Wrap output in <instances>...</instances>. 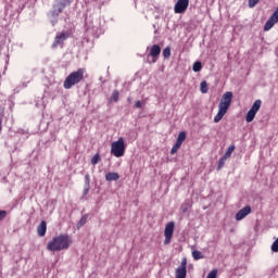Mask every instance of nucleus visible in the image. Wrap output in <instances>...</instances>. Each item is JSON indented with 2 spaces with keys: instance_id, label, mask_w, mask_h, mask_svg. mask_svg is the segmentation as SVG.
Here are the masks:
<instances>
[{
  "instance_id": "f8f14e48",
  "label": "nucleus",
  "mask_w": 278,
  "mask_h": 278,
  "mask_svg": "<svg viewBox=\"0 0 278 278\" xmlns=\"http://www.w3.org/2000/svg\"><path fill=\"white\" fill-rule=\"evenodd\" d=\"M277 23H278V15H275V13H273L264 25V31H270V28L275 27Z\"/></svg>"
},
{
  "instance_id": "cd10ccee",
  "label": "nucleus",
  "mask_w": 278,
  "mask_h": 278,
  "mask_svg": "<svg viewBox=\"0 0 278 278\" xmlns=\"http://www.w3.org/2000/svg\"><path fill=\"white\" fill-rule=\"evenodd\" d=\"M144 105V101L137 100L135 102L136 110H140Z\"/></svg>"
},
{
  "instance_id": "6ab92c4d",
  "label": "nucleus",
  "mask_w": 278,
  "mask_h": 278,
  "mask_svg": "<svg viewBox=\"0 0 278 278\" xmlns=\"http://www.w3.org/2000/svg\"><path fill=\"white\" fill-rule=\"evenodd\" d=\"M192 257L193 260H203L205 256L203 255V253L199 250H194L192 252Z\"/></svg>"
},
{
  "instance_id": "423d86ee",
  "label": "nucleus",
  "mask_w": 278,
  "mask_h": 278,
  "mask_svg": "<svg viewBox=\"0 0 278 278\" xmlns=\"http://www.w3.org/2000/svg\"><path fill=\"white\" fill-rule=\"evenodd\" d=\"M262 108V100H255L251 109L248 111L245 115V121L248 123H253L255 121V116L257 112H260V109Z\"/></svg>"
},
{
  "instance_id": "2f4dec72",
  "label": "nucleus",
  "mask_w": 278,
  "mask_h": 278,
  "mask_svg": "<svg viewBox=\"0 0 278 278\" xmlns=\"http://www.w3.org/2000/svg\"><path fill=\"white\" fill-rule=\"evenodd\" d=\"M181 212L182 214H186V212H188V206L186 204L181 205Z\"/></svg>"
},
{
  "instance_id": "7c9ffc66",
  "label": "nucleus",
  "mask_w": 278,
  "mask_h": 278,
  "mask_svg": "<svg viewBox=\"0 0 278 278\" xmlns=\"http://www.w3.org/2000/svg\"><path fill=\"white\" fill-rule=\"evenodd\" d=\"M8 216V212L5 211H0V222L3 220Z\"/></svg>"
},
{
  "instance_id": "f03ea898",
  "label": "nucleus",
  "mask_w": 278,
  "mask_h": 278,
  "mask_svg": "<svg viewBox=\"0 0 278 278\" xmlns=\"http://www.w3.org/2000/svg\"><path fill=\"white\" fill-rule=\"evenodd\" d=\"M71 247V238L68 235H60L54 237L47 244V250L55 253V251H64Z\"/></svg>"
},
{
  "instance_id": "5701e85b",
  "label": "nucleus",
  "mask_w": 278,
  "mask_h": 278,
  "mask_svg": "<svg viewBox=\"0 0 278 278\" xmlns=\"http://www.w3.org/2000/svg\"><path fill=\"white\" fill-rule=\"evenodd\" d=\"M101 162V155L99 153L94 154L93 157L91 159V164L94 166Z\"/></svg>"
},
{
  "instance_id": "dca6fc26",
  "label": "nucleus",
  "mask_w": 278,
  "mask_h": 278,
  "mask_svg": "<svg viewBox=\"0 0 278 278\" xmlns=\"http://www.w3.org/2000/svg\"><path fill=\"white\" fill-rule=\"evenodd\" d=\"M105 179L108 181H118L121 179V176L116 172L108 173L105 174Z\"/></svg>"
},
{
  "instance_id": "2eb2a0df",
  "label": "nucleus",
  "mask_w": 278,
  "mask_h": 278,
  "mask_svg": "<svg viewBox=\"0 0 278 278\" xmlns=\"http://www.w3.org/2000/svg\"><path fill=\"white\" fill-rule=\"evenodd\" d=\"M37 233L40 238H43L47 233V222L42 220L39 226L37 227Z\"/></svg>"
},
{
  "instance_id": "c85d7f7f",
  "label": "nucleus",
  "mask_w": 278,
  "mask_h": 278,
  "mask_svg": "<svg viewBox=\"0 0 278 278\" xmlns=\"http://www.w3.org/2000/svg\"><path fill=\"white\" fill-rule=\"evenodd\" d=\"M216 275H218V270L213 269V270L210 271V274L207 275L206 278H216Z\"/></svg>"
},
{
  "instance_id": "6e6552de",
  "label": "nucleus",
  "mask_w": 278,
  "mask_h": 278,
  "mask_svg": "<svg viewBox=\"0 0 278 278\" xmlns=\"http://www.w3.org/2000/svg\"><path fill=\"white\" fill-rule=\"evenodd\" d=\"M150 52L148 54V56L152 58V61L150 62V64H155V62H157V60H160V53H162V48L160 47V45H153L151 48H147V51Z\"/></svg>"
},
{
  "instance_id": "9d476101",
  "label": "nucleus",
  "mask_w": 278,
  "mask_h": 278,
  "mask_svg": "<svg viewBox=\"0 0 278 278\" xmlns=\"http://www.w3.org/2000/svg\"><path fill=\"white\" fill-rule=\"evenodd\" d=\"M188 5H190V0H177L174 7L175 14H184L188 10Z\"/></svg>"
},
{
  "instance_id": "4468645a",
  "label": "nucleus",
  "mask_w": 278,
  "mask_h": 278,
  "mask_svg": "<svg viewBox=\"0 0 278 278\" xmlns=\"http://www.w3.org/2000/svg\"><path fill=\"white\" fill-rule=\"evenodd\" d=\"M89 192H90V174H86L83 197H87Z\"/></svg>"
},
{
  "instance_id": "a878e982",
  "label": "nucleus",
  "mask_w": 278,
  "mask_h": 278,
  "mask_svg": "<svg viewBox=\"0 0 278 278\" xmlns=\"http://www.w3.org/2000/svg\"><path fill=\"white\" fill-rule=\"evenodd\" d=\"M88 222V215H84L77 224V227H84V225Z\"/></svg>"
},
{
  "instance_id": "aec40b11",
  "label": "nucleus",
  "mask_w": 278,
  "mask_h": 278,
  "mask_svg": "<svg viewBox=\"0 0 278 278\" xmlns=\"http://www.w3.org/2000/svg\"><path fill=\"white\" fill-rule=\"evenodd\" d=\"M185 140H186V131H180L176 142H178V144H184Z\"/></svg>"
},
{
  "instance_id": "20e7f679",
  "label": "nucleus",
  "mask_w": 278,
  "mask_h": 278,
  "mask_svg": "<svg viewBox=\"0 0 278 278\" xmlns=\"http://www.w3.org/2000/svg\"><path fill=\"white\" fill-rule=\"evenodd\" d=\"M84 73H86V70L79 68L76 72H72L64 80L63 88L65 90H71L73 86H77L80 81L84 80Z\"/></svg>"
},
{
  "instance_id": "c756f323",
  "label": "nucleus",
  "mask_w": 278,
  "mask_h": 278,
  "mask_svg": "<svg viewBox=\"0 0 278 278\" xmlns=\"http://www.w3.org/2000/svg\"><path fill=\"white\" fill-rule=\"evenodd\" d=\"M260 3V0H249V8H255Z\"/></svg>"
},
{
  "instance_id": "f3484780",
  "label": "nucleus",
  "mask_w": 278,
  "mask_h": 278,
  "mask_svg": "<svg viewBox=\"0 0 278 278\" xmlns=\"http://www.w3.org/2000/svg\"><path fill=\"white\" fill-rule=\"evenodd\" d=\"M192 68L194 73H201V70L203 68V64L201 63V61H197L193 63Z\"/></svg>"
},
{
  "instance_id": "1a4fd4ad",
  "label": "nucleus",
  "mask_w": 278,
  "mask_h": 278,
  "mask_svg": "<svg viewBox=\"0 0 278 278\" xmlns=\"http://www.w3.org/2000/svg\"><path fill=\"white\" fill-rule=\"evenodd\" d=\"M173 233H175V222H169L165 226V230H164V236H165L164 244H170V240H173Z\"/></svg>"
},
{
  "instance_id": "412c9836",
  "label": "nucleus",
  "mask_w": 278,
  "mask_h": 278,
  "mask_svg": "<svg viewBox=\"0 0 278 278\" xmlns=\"http://www.w3.org/2000/svg\"><path fill=\"white\" fill-rule=\"evenodd\" d=\"M200 88H201L202 94H207V90H208V88H207V81L203 80V81L201 83V85H200Z\"/></svg>"
},
{
  "instance_id": "0eeeda50",
  "label": "nucleus",
  "mask_w": 278,
  "mask_h": 278,
  "mask_svg": "<svg viewBox=\"0 0 278 278\" xmlns=\"http://www.w3.org/2000/svg\"><path fill=\"white\" fill-rule=\"evenodd\" d=\"M68 36H71V34H68V31L66 30L58 33L52 43V49H58V47H64V41L68 38Z\"/></svg>"
},
{
  "instance_id": "f257e3e1",
  "label": "nucleus",
  "mask_w": 278,
  "mask_h": 278,
  "mask_svg": "<svg viewBox=\"0 0 278 278\" xmlns=\"http://www.w3.org/2000/svg\"><path fill=\"white\" fill-rule=\"evenodd\" d=\"M233 100V92L227 91L222 96V99L218 104V112L214 117V123H220L223 116L227 114L229 108H231V101Z\"/></svg>"
},
{
  "instance_id": "39448f33",
  "label": "nucleus",
  "mask_w": 278,
  "mask_h": 278,
  "mask_svg": "<svg viewBox=\"0 0 278 278\" xmlns=\"http://www.w3.org/2000/svg\"><path fill=\"white\" fill-rule=\"evenodd\" d=\"M111 153L115 157H123L125 155V139L119 137L117 141L111 144Z\"/></svg>"
},
{
  "instance_id": "b1692460",
  "label": "nucleus",
  "mask_w": 278,
  "mask_h": 278,
  "mask_svg": "<svg viewBox=\"0 0 278 278\" xmlns=\"http://www.w3.org/2000/svg\"><path fill=\"white\" fill-rule=\"evenodd\" d=\"M227 162V157L222 156L218 161V165H217V170H220V168H223V166H225V163Z\"/></svg>"
},
{
  "instance_id": "bb28decb",
  "label": "nucleus",
  "mask_w": 278,
  "mask_h": 278,
  "mask_svg": "<svg viewBox=\"0 0 278 278\" xmlns=\"http://www.w3.org/2000/svg\"><path fill=\"white\" fill-rule=\"evenodd\" d=\"M163 58H165V60H168V58H170V47H166L163 50Z\"/></svg>"
},
{
  "instance_id": "9b49d317",
  "label": "nucleus",
  "mask_w": 278,
  "mask_h": 278,
  "mask_svg": "<svg viewBox=\"0 0 278 278\" xmlns=\"http://www.w3.org/2000/svg\"><path fill=\"white\" fill-rule=\"evenodd\" d=\"M187 266L188 260L185 257L182 258L180 266L176 269V278H186V275H188Z\"/></svg>"
},
{
  "instance_id": "ddd939ff",
  "label": "nucleus",
  "mask_w": 278,
  "mask_h": 278,
  "mask_svg": "<svg viewBox=\"0 0 278 278\" xmlns=\"http://www.w3.org/2000/svg\"><path fill=\"white\" fill-rule=\"evenodd\" d=\"M251 214V206L247 205L236 214V220H244Z\"/></svg>"
},
{
  "instance_id": "a211bd4d",
  "label": "nucleus",
  "mask_w": 278,
  "mask_h": 278,
  "mask_svg": "<svg viewBox=\"0 0 278 278\" xmlns=\"http://www.w3.org/2000/svg\"><path fill=\"white\" fill-rule=\"evenodd\" d=\"M233 151H236V146H230L223 156L226 157V160H229V157H231V153H233Z\"/></svg>"
},
{
  "instance_id": "393cba45",
  "label": "nucleus",
  "mask_w": 278,
  "mask_h": 278,
  "mask_svg": "<svg viewBox=\"0 0 278 278\" xmlns=\"http://www.w3.org/2000/svg\"><path fill=\"white\" fill-rule=\"evenodd\" d=\"M179 149H181V144L176 141V143L173 146L170 150L172 155H175V153L179 151Z\"/></svg>"
},
{
  "instance_id": "7ed1b4c3",
  "label": "nucleus",
  "mask_w": 278,
  "mask_h": 278,
  "mask_svg": "<svg viewBox=\"0 0 278 278\" xmlns=\"http://www.w3.org/2000/svg\"><path fill=\"white\" fill-rule=\"evenodd\" d=\"M71 3H73V0H54L52 11L49 14L50 18H52V25L58 23V17L64 12V9L67 8V5H71Z\"/></svg>"
},
{
  "instance_id": "4be33fe9",
  "label": "nucleus",
  "mask_w": 278,
  "mask_h": 278,
  "mask_svg": "<svg viewBox=\"0 0 278 278\" xmlns=\"http://www.w3.org/2000/svg\"><path fill=\"white\" fill-rule=\"evenodd\" d=\"M119 97H121V93L118 92V90H114L111 96V101H114L116 103V102H118Z\"/></svg>"
}]
</instances>
